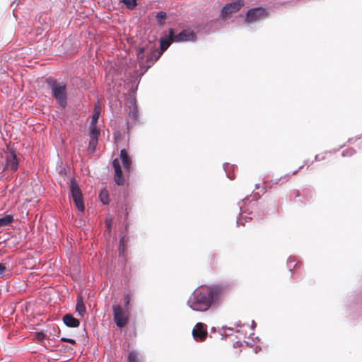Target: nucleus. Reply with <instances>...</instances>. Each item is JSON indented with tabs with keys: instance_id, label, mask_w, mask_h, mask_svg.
<instances>
[{
	"instance_id": "5701e85b",
	"label": "nucleus",
	"mask_w": 362,
	"mask_h": 362,
	"mask_svg": "<svg viewBox=\"0 0 362 362\" xmlns=\"http://www.w3.org/2000/svg\"><path fill=\"white\" fill-rule=\"evenodd\" d=\"M101 108L99 103H98L93 107V114L90 124H98L100 116Z\"/></svg>"
},
{
	"instance_id": "412c9836",
	"label": "nucleus",
	"mask_w": 362,
	"mask_h": 362,
	"mask_svg": "<svg viewBox=\"0 0 362 362\" xmlns=\"http://www.w3.org/2000/svg\"><path fill=\"white\" fill-rule=\"evenodd\" d=\"M14 222V216L12 214H4L0 216V228L11 226Z\"/></svg>"
},
{
	"instance_id": "0eeeda50",
	"label": "nucleus",
	"mask_w": 362,
	"mask_h": 362,
	"mask_svg": "<svg viewBox=\"0 0 362 362\" xmlns=\"http://www.w3.org/2000/svg\"><path fill=\"white\" fill-rule=\"evenodd\" d=\"M197 39V33L190 28H184L177 34H175L173 32V40L176 43L194 42Z\"/></svg>"
},
{
	"instance_id": "7ed1b4c3",
	"label": "nucleus",
	"mask_w": 362,
	"mask_h": 362,
	"mask_svg": "<svg viewBox=\"0 0 362 362\" xmlns=\"http://www.w3.org/2000/svg\"><path fill=\"white\" fill-rule=\"evenodd\" d=\"M45 83L52 98L56 102L58 107L61 110L66 109L69 102V85L67 82L59 81L49 76L45 78Z\"/></svg>"
},
{
	"instance_id": "1a4fd4ad",
	"label": "nucleus",
	"mask_w": 362,
	"mask_h": 362,
	"mask_svg": "<svg viewBox=\"0 0 362 362\" xmlns=\"http://www.w3.org/2000/svg\"><path fill=\"white\" fill-rule=\"evenodd\" d=\"M18 158L13 149H9L5 156L4 169L10 170L11 172L14 173L18 170Z\"/></svg>"
},
{
	"instance_id": "72a5a7b5",
	"label": "nucleus",
	"mask_w": 362,
	"mask_h": 362,
	"mask_svg": "<svg viewBox=\"0 0 362 362\" xmlns=\"http://www.w3.org/2000/svg\"><path fill=\"white\" fill-rule=\"evenodd\" d=\"M361 136H362V134L356 138H350V139H349L348 142L352 143V142L356 141L357 139H360L361 138Z\"/></svg>"
},
{
	"instance_id": "f3484780",
	"label": "nucleus",
	"mask_w": 362,
	"mask_h": 362,
	"mask_svg": "<svg viewBox=\"0 0 362 362\" xmlns=\"http://www.w3.org/2000/svg\"><path fill=\"white\" fill-rule=\"evenodd\" d=\"M88 136H90V139L99 140L100 136V130L98 124H89Z\"/></svg>"
},
{
	"instance_id": "37998d69",
	"label": "nucleus",
	"mask_w": 362,
	"mask_h": 362,
	"mask_svg": "<svg viewBox=\"0 0 362 362\" xmlns=\"http://www.w3.org/2000/svg\"><path fill=\"white\" fill-rule=\"evenodd\" d=\"M222 329L223 330L229 329V330H231V331L233 330L231 328L228 327L227 326H223L222 327Z\"/></svg>"
},
{
	"instance_id": "a878e982",
	"label": "nucleus",
	"mask_w": 362,
	"mask_h": 362,
	"mask_svg": "<svg viewBox=\"0 0 362 362\" xmlns=\"http://www.w3.org/2000/svg\"><path fill=\"white\" fill-rule=\"evenodd\" d=\"M98 140L90 139L88 141V151L90 153H94L96 151Z\"/></svg>"
},
{
	"instance_id": "09e8293b",
	"label": "nucleus",
	"mask_w": 362,
	"mask_h": 362,
	"mask_svg": "<svg viewBox=\"0 0 362 362\" xmlns=\"http://www.w3.org/2000/svg\"><path fill=\"white\" fill-rule=\"evenodd\" d=\"M75 79H76V81H82V80H81V78L80 77H76V78H75Z\"/></svg>"
},
{
	"instance_id": "4468645a",
	"label": "nucleus",
	"mask_w": 362,
	"mask_h": 362,
	"mask_svg": "<svg viewBox=\"0 0 362 362\" xmlns=\"http://www.w3.org/2000/svg\"><path fill=\"white\" fill-rule=\"evenodd\" d=\"M62 320L64 325L69 328H77L80 326V320L70 313L64 314L62 317Z\"/></svg>"
},
{
	"instance_id": "bb28decb",
	"label": "nucleus",
	"mask_w": 362,
	"mask_h": 362,
	"mask_svg": "<svg viewBox=\"0 0 362 362\" xmlns=\"http://www.w3.org/2000/svg\"><path fill=\"white\" fill-rule=\"evenodd\" d=\"M128 362H141L138 358V354L135 350H132L128 354Z\"/></svg>"
},
{
	"instance_id": "e433bc0d",
	"label": "nucleus",
	"mask_w": 362,
	"mask_h": 362,
	"mask_svg": "<svg viewBox=\"0 0 362 362\" xmlns=\"http://www.w3.org/2000/svg\"><path fill=\"white\" fill-rule=\"evenodd\" d=\"M18 2L17 1V0H14L12 3H11V6H14V8H16L18 6Z\"/></svg>"
},
{
	"instance_id": "f257e3e1",
	"label": "nucleus",
	"mask_w": 362,
	"mask_h": 362,
	"mask_svg": "<svg viewBox=\"0 0 362 362\" xmlns=\"http://www.w3.org/2000/svg\"><path fill=\"white\" fill-rule=\"evenodd\" d=\"M157 37L153 36V40H148L136 49V57L140 62L141 68L146 71L162 56L170 45L174 42L173 28L168 29V35H163L159 39V48L156 44Z\"/></svg>"
},
{
	"instance_id": "8fccbe9b",
	"label": "nucleus",
	"mask_w": 362,
	"mask_h": 362,
	"mask_svg": "<svg viewBox=\"0 0 362 362\" xmlns=\"http://www.w3.org/2000/svg\"><path fill=\"white\" fill-rule=\"evenodd\" d=\"M235 168H236V165H231V168H232V170H234V169H235Z\"/></svg>"
},
{
	"instance_id": "2eb2a0df",
	"label": "nucleus",
	"mask_w": 362,
	"mask_h": 362,
	"mask_svg": "<svg viewBox=\"0 0 362 362\" xmlns=\"http://www.w3.org/2000/svg\"><path fill=\"white\" fill-rule=\"evenodd\" d=\"M300 266L301 262L300 261H296L295 257L290 256L288 258L287 267L292 274H298V269H300Z\"/></svg>"
},
{
	"instance_id": "6e6552de",
	"label": "nucleus",
	"mask_w": 362,
	"mask_h": 362,
	"mask_svg": "<svg viewBox=\"0 0 362 362\" xmlns=\"http://www.w3.org/2000/svg\"><path fill=\"white\" fill-rule=\"evenodd\" d=\"M222 22L218 20V18L215 21H210L206 23H202L197 25L195 27L197 34H208L211 32H215L219 28V25H221Z\"/></svg>"
},
{
	"instance_id": "9b49d317",
	"label": "nucleus",
	"mask_w": 362,
	"mask_h": 362,
	"mask_svg": "<svg viewBox=\"0 0 362 362\" xmlns=\"http://www.w3.org/2000/svg\"><path fill=\"white\" fill-rule=\"evenodd\" d=\"M137 90V87H136L132 91L130 96L128 98V102L129 103V110L128 112V115L134 121H136L139 119V107L136 103V99L135 98L136 91Z\"/></svg>"
},
{
	"instance_id": "de8ad7c7",
	"label": "nucleus",
	"mask_w": 362,
	"mask_h": 362,
	"mask_svg": "<svg viewBox=\"0 0 362 362\" xmlns=\"http://www.w3.org/2000/svg\"><path fill=\"white\" fill-rule=\"evenodd\" d=\"M253 341H259L260 340H259V338L258 337H256L255 338V339H253Z\"/></svg>"
},
{
	"instance_id": "864d4df0",
	"label": "nucleus",
	"mask_w": 362,
	"mask_h": 362,
	"mask_svg": "<svg viewBox=\"0 0 362 362\" xmlns=\"http://www.w3.org/2000/svg\"><path fill=\"white\" fill-rule=\"evenodd\" d=\"M246 200H248V198H247V197H246V198L243 199V202H245V201H246Z\"/></svg>"
},
{
	"instance_id": "473e14b6",
	"label": "nucleus",
	"mask_w": 362,
	"mask_h": 362,
	"mask_svg": "<svg viewBox=\"0 0 362 362\" xmlns=\"http://www.w3.org/2000/svg\"><path fill=\"white\" fill-rule=\"evenodd\" d=\"M7 271V267H6V265L2 263V262H0V276L1 277H4L6 276V272Z\"/></svg>"
},
{
	"instance_id": "cd10ccee",
	"label": "nucleus",
	"mask_w": 362,
	"mask_h": 362,
	"mask_svg": "<svg viewBox=\"0 0 362 362\" xmlns=\"http://www.w3.org/2000/svg\"><path fill=\"white\" fill-rule=\"evenodd\" d=\"M230 164L228 163H224L223 164V168L226 173V175L227 177H228L230 180H233L235 179V175L231 172L230 170H228V168L229 167Z\"/></svg>"
},
{
	"instance_id": "c85d7f7f",
	"label": "nucleus",
	"mask_w": 362,
	"mask_h": 362,
	"mask_svg": "<svg viewBox=\"0 0 362 362\" xmlns=\"http://www.w3.org/2000/svg\"><path fill=\"white\" fill-rule=\"evenodd\" d=\"M36 337L39 340H44L47 338V332L45 330H40L36 332Z\"/></svg>"
},
{
	"instance_id": "ddd939ff",
	"label": "nucleus",
	"mask_w": 362,
	"mask_h": 362,
	"mask_svg": "<svg viewBox=\"0 0 362 362\" xmlns=\"http://www.w3.org/2000/svg\"><path fill=\"white\" fill-rule=\"evenodd\" d=\"M207 326L203 322H197L192 329L194 339L197 341H203L207 336Z\"/></svg>"
},
{
	"instance_id": "f8f14e48",
	"label": "nucleus",
	"mask_w": 362,
	"mask_h": 362,
	"mask_svg": "<svg viewBox=\"0 0 362 362\" xmlns=\"http://www.w3.org/2000/svg\"><path fill=\"white\" fill-rule=\"evenodd\" d=\"M119 158V160H121L124 170L127 173V176L129 177V175L130 174L132 170V156L129 154V153L125 148H122L120 150Z\"/></svg>"
},
{
	"instance_id": "9d476101",
	"label": "nucleus",
	"mask_w": 362,
	"mask_h": 362,
	"mask_svg": "<svg viewBox=\"0 0 362 362\" xmlns=\"http://www.w3.org/2000/svg\"><path fill=\"white\" fill-rule=\"evenodd\" d=\"M112 315L114 322L118 328L121 329L125 326L127 322V317L124 314L122 308L117 304L112 305Z\"/></svg>"
},
{
	"instance_id": "58836bf2",
	"label": "nucleus",
	"mask_w": 362,
	"mask_h": 362,
	"mask_svg": "<svg viewBox=\"0 0 362 362\" xmlns=\"http://www.w3.org/2000/svg\"><path fill=\"white\" fill-rule=\"evenodd\" d=\"M256 326H257L256 322L254 320H252V323H251V329L254 330L255 329Z\"/></svg>"
},
{
	"instance_id": "a211bd4d",
	"label": "nucleus",
	"mask_w": 362,
	"mask_h": 362,
	"mask_svg": "<svg viewBox=\"0 0 362 362\" xmlns=\"http://www.w3.org/2000/svg\"><path fill=\"white\" fill-rule=\"evenodd\" d=\"M75 312L80 317H83L86 313V309L81 297L78 296L76 300Z\"/></svg>"
},
{
	"instance_id": "4be33fe9",
	"label": "nucleus",
	"mask_w": 362,
	"mask_h": 362,
	"mask_svg": "<svg viewBox=\"0 0 362 362\" xmlns=\"http://www.w3.org/2000/svg\"><path fill=\"white\" fill-rule=\"evenodd\" d=\"M98 197L101 203L105 205H109L110 199L109 192L106 188H102L98 194Z\"/></svg>"
},
{
	"instance_id": "b1692460",
	"label": "nucleus",
	"mask_w": 362,
	"mask_h": 362,
	"mask_svg": "<svg viewBox=\"0 0 362 362\" xmlns=\"http://www.w3.org/2000/svg\"><path fill=\"white\" fill-rule=\"evenodd\" d=\"M125 237L124 235H119V256H124L126 248H125Z\"/></svg>"
},
{
	"instance_id": "423d86ee",
	"label": "nucleus",
	"mask_w": 362,
	"mask_h": 362,
	"mask_svg": "<svg viewBox=\"0 0 362 362\" xmlns=\"http://www.w3.org/2000/svg\"><path fill=\"white\" fill-rule=\"evenodd\" d=\"M245 6V0H235L226 4L221 9L218 20L222 23L233 13L239 11Z\"/></svg>"
},
{
	"instance_id": "a18cd8bd",
	"label": "nucleus",
	"mask_w": 362,
	"mask_h": 362,
	"mask_svg": "<svg viewBox=\"0 0 362 362\" xmlns=\"http://www.w3.org/2000/svg\"><path fill=\"white\" fill-rule=\"evenodd\" d=\"M303 165H301L299 167V168L297 170H295L293 173V175H295L298 171H299L300 170H301L303 168Z\"/></svg>"
},
{
	"instance_id": "6e6d98bb",
	"label": "nucleus",
	"mask_w": 362,
	"mask_h": 362,
	"mask_svg": "<svg viewBox=\"0 0 362 362\" xmlns=\"http://www.w3.org/2000/svg\"><path fill=\"white\" fill-rule=\"evenodd\" d=\"M237 326H238V327H242V325H239V324H238V325H237Z\"/></svg>"
},
{
	"instance_id": "4c0bfd02",
	"label": "nucleus",
	"mask_w": 362,
	"mask_h": 362,
	"mask_svg": "<svg viewBox=\"0 0 362 362\" xmlns=\"http://www.w3.org/2000/svg\"><path fill=\"white\" fill-rule=\"evenodd\" d=\"M127 206H125V213L124 214V220L127 221L128 218V212L127 211Z\"/></svg>"
},
{
	"instance_id": "6ab92c4d",
	"label": "nucleus",
	"mask_w": 362,
	"mask_h": 362,
	"mask_svg": "<svg viewBox=\"0 0 362 362\" xmlns=\"http://www.w3.org/2000/svg\"><path fill=\"white\" fill-rule=\"evenodd\" d=\"M155 18L156 24L159 27H163L165 24L166 20L168 18L167 13L164 11H159L156 13Z\"/></svg>"
},
{
	"instance_id": "ea45409f",
	"label": "nucleus",
	"mask_w": 362,
	"mask_h": 362,
	"mask_svg": "<svg viewBox=\"0 0 362 362\" xmlns=\"http://www.w3.org/2000/svg\"><path fill=\"white\" fill-rule=\"evenodd\" d=\"M324 158V157L322 158V159ZM321 160V158L320 157V155H316L315 156V161H318V160Z\"/></svg>"
},
{
	"instance_id": "393cba45",
	"label": "nucleus",
	"mask_w": 362,
	"mask_h": 362,
	"mask_svg": "<svg viewBox=\"0 0 362 362\" xmlns=\"http://www.w3.org/2000/svg\"><path fill=\"white\" fill-rule=\"evenodd\" d=\"M131 294L130 293H125L124 296V308L127 313L128 314L131 310Z\"/></svg>"
},
{
	"instance_id": "5fc2aeb1",
	"label": "nucleus",
	"mask_w": 362,
	"mask_h": 362,
	"mask_svg": "<svg viewBox=\"0 0 362 362\" xmlns=\"http://www.w3.org/2000/svg\"><path fill=\"white\" fill-rule=\"evenodd\" d=\"M21 1H22V0H17V1L18 2V4H19V3H21Z\"/></svg>"
},
{
	"instance_id": "aec40b11",
	"label": "nucleus",
	"mask_w": 362,
	"mask_h": 362,
	"mask_svg": "<svg viewBox=\"0 0 362 362\" xmlns=\"http://www.w3.org/2000/svg\"><path fill=\"white\" fill-rule=\"evenodd\" d=\"M114 181L117 186H123L125 182V176L122 170H116L114 171Z\"/></svg>"
},
{
	"instance_id": "7c9ffc66",
	"label": "nucleus",
	"mask_w": 362,
	"mask_h": 362,
	"mask_svg": "<svg viewBox=\"0 0 362 362\" xmlns=\"http://www.w3.org/2000/svg\"><path fill=\"white\" fill-rule=\"evenodd\" d=\"M60 341L62 342L69 343L74 346L76 345V341L72 338H68V337H61Z\"/></svg>"
},
{
	"instance_id": "39448f33",
	"label": "nucleus",
	"mask_w": 362,
	"mask_h": 362,
	"mask_svg": "<svg viewBox=\"0 0 362 362\" xmlns=\"http://www.w3.org/2000/svg\"><path fill=\"white\" fill-rule=\"evenodd\" d=\"M269 15V12L266 8L262 6L251 8L245 13L244 24L250 27L252 23L266 19Z\"/></svg>"
},
{
	"instance_id": "a19ab883",
	"label": "nucleus",
	"mask_w": 362,
	"mask_h": 362,
	"mask_svg": "<svg viewBox=\"0 0 362 362\" xmlns=\"http://www.w3.org/2000/svg\"><path fill=\"white\" fill-rule=\"evenodd\" d=\"M119 136H120V134L119 132L114 133V137H115V140L117 139Z\"/></svg>"
},
{
	"instance_id": "f03ea898",
	"label": "nucleus",
	"mask_w": 362,
	"mask_h": 362,
	"mask_svg": "<svg viewBox=\"0 0 362 362\" xmlns=\"http://www.w3.org/2000/svg\"><path fill=\"white\" fill-rule=\"evenodd\" d=\"M223 290V286L219 284L200 286L192 292L187 300V305L199 312L214 310L220 305Z\"/></svg>"
},
{
	"instance_id": "49530a36",
	"label": "nucleus",
	"mask_w": 362,
	"mask_h": 362,
	"mask_svg": "<svg viewBox=\"0 0 362 362\" xmlns=\"http://www.w3.org/2000/svg\"><path fill=\"white\" fill-rule=\"evenodd\" d=\"M211 331V332L215 333L216 332V328L215 327H212Z\"/></svg>"
},
{
	"instance_id": "20e7f679",
	"label": "nucleus",
	"mask_w": 362,
	"mask_h": 362,
	"mask_svg": "<svg viewBox=\"0 0 362 362\" xmlns=\"http://www.w3.org/2000/svg\"><path fill=\"white\" fill-rule=\"evenodd\" d=\"M67 184L69 185V198L72 200L78 211L80 212H84L85 206L83 194L76 178L74 177H71L69 179Z\"/></svg>"
},
{
	"instance_id": "603ef678",
	"label": "nucleus",
	"mask_w": 362,
	"mask_h": 362,
	"mask_svg": "<svg viewBox=\"0 0 362 362\" xmlns=\"http://www.w3.org/2000/svg\"><path fill=\"white\" fill-rule=\"evenodd\" d=\"M58 329V334L57 335V337H59V334H60V329L59 328H57Z\"/></svg>"
},
{
	"instance_id": "c9c22d12",
	"label": "nucleus",
	"mask_w": 362,
	"mask_h": 362,
	"mask_svg": "<svg viewBox=\"0 0 362 362\" xmlns=\"http://www.w3.org/2000/svg\"><path fill=\"white\" fill-rule=\"evenodd\" d=\"M219 334L221 336V339H226L228 336L231 335V334H226L221 332H219Z\"/></svg>"
},
{
	"instance_id": "dca6fc26",
	"label": "nucleus",
	"mask_w": 362,
	"mask_h": 362,
	"mask_svg": "<svg viewBox=\"0 0 362 362\" xmlns=\"http://www.w3.org/2000/svg\"><path fill=\"white\" fill-rule=\"evenodd\" d=\"M118 1L122 8L128 11H134L139 5V0H118Z\"/></svg>"
},
{
	"instance_id": "79ce46f5",
	"label": "nucleus",
	"mask_w": 362,
	"mask_h": 362,
	"mask_svg": "<svg viewBox=\"0 0 362 362\" xmlns=\"http://www.w3.org/2000/svg\"><path fill=\"white\" fill-rule=\"evenodd\" d=\"M262 349V347L259 346H255V354L257 353L258 351H260Z\"/></svg>"
},
{
	"instance_id": "3c124183",
	"label": "nucleus",
	"mask_w": 362,
	"mask_h": 362,
	"mask_svg": "<svg viewBox=\"0 0 362 362\" xmlns=\"http://www.w3.org/2000/svg\"><path fill=\"white\" fill-rule=\"evenodd\" d=\"M259 184H256L255 185V188L256 189H259Z\"/></svg>"
},
{
	"instance_id": "2f4dec72",
	"label": "nucleus",
	"mask_w": 362,
	"mask_h": 362,
	"mask_svg": "<svg viewBox=\"0 0 362 362\" xmlns=\"http://www.w3.org/2000/svg\"><path fill=\"white\" fill-rule=\"evenodd\" d=\"M112 167L114 168V171L116 170H121L122 168H121V165H120V163L118 160V158H115L113 159L112 162Z\"/></svg>"
},
{
	"instance_id": "c756f323",
	"label": "nucleus",
	"mask_w": 362,
	"mask_h": 362,
	"mask_svg": "<svg viewBox=\"0 0 362 362\" xmlns=\"http://www.w3.org/2000/svg\"><path fill=\"white\" fill-rule=\"evenodd\" d=\"M356 153V151L354 148H349L345 151H343L341 153V156L343 157L346 156H351Z\"/></svg>"
},
{
	"instance_id": "c03bdc74",
	"label": "nucleus",
	"mask_w": 362,
	"mask_h": 362,
	"mask_svg": "<svg viewBox=\"0 0 362 362\" xmlns=\"http://www.w3.org/2000/svg\"><path fill=\"white\" fill-rule=\"evenodd\" d=\"M294 193H295V196H296V197H300V192H299V191H298V190L295 191V192H294Z\"/></svg>"
},
{
	"instance_id": "f704fd0d",
	"label": "nucleus",
	"mask_w": 362,
	"mask_h": 362,
	"mask_svg": "<svg viewBox=\"0 0 362 362\" xmlns=\"http://www.w3.org/2000/svg\"><path fill=\"white\" fill-rule=\"evenodd\" d=\"M237 226H243L244 225V223L242 221V218H238L237 219Z\"/></svg>"
}]
</instances>
